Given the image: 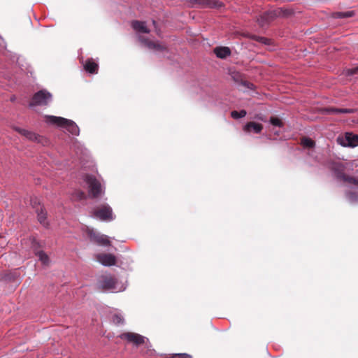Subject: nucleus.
<instances>
[{"label": "nucleus", "instance_id": "nucleus-9", "mask_svg": "<svg viewBox=\"0 0 358 358\" xmlns=\"http://www.w3.org/2000/svg\"><path fill=\"white\" fill-rule=\"evenodd\" d=\"M93 215L101 220L108 221L113 220L112 208L108 205H101L93 210Z\"/></svg>", "mask_w": 358, "mask_h": 358}, {"label": "nucleus", "instance_id": "nucleus-32", "mask_svg": "<svg viewBox=\"0 0 358 358\" xmlns=\"http://www.w3.org/2000/svg\"><path fill=\"white\" fill-rule=\"evenodd\" d=\"M357 73H358V66L355 67V68L350 69L348 71V75L352 76V75L357 74Z\"/></svg>", "mask_w": 358, "mask_h": 358}, {"label": "nucleus", "instance_id": "nucleus-6", "mask_svg": "<svg viewBox=\"0 0 358 358\" xmlns=\"http://www.w3.org/2000/svg\"><path fill=\"white\" fill-rule=\"evenodd\" d=\"M87 234L90 241L102 246L110 245V241L108 237L104 234H101L94 229L87 228Z\"/></svg>", "mask_w": 358, "mask_h": 358}, {"label": "nucleus", "instance_id": "nucleus-29", "mask_svg": "<svg viewBox=\"0 0 358 358\" xmlns=\"http://www.w3.org/2000/svg\"><path fill=\"white\" fill-rule=\"evenodd\" d=\"M270 122L271 124L276 127H282L283 126V122L282 120L277 117H271L270 118Z\"/></svg>", "mask_w": 358, "mask_h": 358}, {"label": "nucleus", "instance_id": "nucleus-15", "mask_svg": "<svg viewBox=\"0 0 358 358\" xmlns=\"http://www.w3.org/2000/svg\"><path fill=\"white\" fill-rule=\"evenodd\" d=\"M132 28L137 32L148 34L150 29L147 27L145 22L134 20L131 22Z\"/></svg>", "mask_w": 358, "mask_h": 358}, {"label": "nucleus", "instance_id": "nucleus-20", "mask_svg": "<svg viewBox=\"0 0 358 358\" xmlns=\"http://www.w3.org/2000/svg\"><path fill=\"white\" fill-rule=\"evenodd\" d=\"M355 15L354 10H349L345 12H335L333 13L331 16L334 18H348L353 17Z\"/></svg>", "mask_w": 358, "mask_h": 358}, {"label": "nucleus", "instance_id": "nucleus-27", "mask_svg": "<svg viewBox=\"0 0 358 358\" xmlns=\"http://www.w3.org/2000/svg\"><path fill=\"white\" fill-rule=\"evenodd\" d=\"M31 205L32 208L35 209L36 213H38L39 209L41 208H43L40 203V201L37 198H33L31 199Z\"/></svg>", "mask_w": 358, "mask_h": 358}, {"label": "nucleus", "instance_id": "nucleus-16", "mask_svg": "<svg viewBox=\"0 0 358 358\" xmlns=\"http://www.w3.org/2000/svg\"><path fill=\"white\" fill-rule=\"evenodd\" d=\"M262 129V124L255 122H250L247 123L244 127V131L246 132H250L251 131H253L255 134H259Z\"/></svg>", "mask_w": 358, "mask_h": 358}, {"label": "nucleus", "instance_id": "nucleus-23", "mask_svg": "<svg viewBox=\"0 0 358 358\" xmlns=\"http://www.w3.org/2000/svg\"><path fill=\"white\" fill-rule=\"evenodd\" d=\"M301 143L304 148H313L315 145V141L308 137H303Z\"/></svg>", "mask_w": 358, "mask_h": 358}, {"label": "nucleus", "instance_id": "nucleus-11", "mask_svg": "<svg viewBox=\"0 0 358 358\" xmlns=\"http://www.w3.org/2000/svg\"><path fill=\"white\" fill-rule=\"evenodd\" d=\"M193 2L202 8H219L223 6L222 3L217 0H193Z\"/></svg>", "mask_w": 358, "mask_h": 358}, {"label": "nucleus", "instance_id": "nucleus-8", "mask_svg": "<svg viewBox=\"0 0 358 358\" xmlns=\"http://www.w3.org/2000/svg\"><path fill=\"white\" fill-rule=\"evenodd\" d=\"M117 280L111 275H103L100 276L97 285L102 290L113 289L116 287Z\"/></svg>", "mask_w": 358, "mask_h": 358}, {"label": "nucleus", "instance_id": "nucleus-2", "mask_svg": "<svg viewBox=\"0 0 358 358\" xmlns=\"http://www.w3.org/2000/svg\"><path fill=\"white\" fill-rule=\"evenodd\" d=\"M329 168L334 172L338 179L358 186L357 178L348 176L345 173V171L346 169L345 164L339 162H331L329 163Z\"/></svg>", "mask_w": 358, "mask_h": 358}, {"label": "nucleus", "instance_id": "nucleus-25", "mask_svg": "<svg viewBox=\"0 0 358 358\" xmlns=\"http://www.w3.org/2000/svg\"><path fill=\"white\" fill-rule=\"evenodd\" d=\"M113 322L116 325L123 324L124 322V317L120 313H115L112 317Z\"/></svg>", "mask_w": 358, "mask_h": 358}, {"label": "nucleus", "instance_id": "nucleus-3", "mask_svg": "<svg viewBox=\"0 0 358 358\" xmlns=\"http://www.w3.org/2000/svg\"><path fill=\"white\" fill-rule=\"evenodd\" d=\"M84 180L88 185L89 195L91 198H98L103 194L101 185L94 176L86 174Z\"/></svg>", "mask_w": 358, "mask_h": 358}, {"label": "nucleus", "instance_id": "nucleus-13", "mask_svg": "<svg viewBox=\"0 0 358 358\" xmlns=\"http://www.w3.org/2000/svg\"><path fill=\"white\" fill-rule=\"evenodd\" d=\"M322 113L323 114H331V115H338L343 113H354L353 109L348 108H338L335 107H326L322 108Z\"/></svg>", "mask_w": 358, "mask_h": 358}, {"label": "nucleus", "instance_id": "nucleus-12", "mask_svg": "<svg viewBox=\"0 0 358 358\" xmlns=\"http://www.w3.org/2000/svg\"><path fill=\"white\" fill-rule=\"evenodd\" d=\"M96 259L101 264L106 266H113L116 264V257H115V255L112 254H99L96 256Z\"/></svg>", "mask_w": 358, "mask_h": 358}, {"label": "nucleus", "instance_id": "nucleus-17", "mask_svg": "<svg viewBox=\"0 0 358 358\" xmlns=\"http://www.w3.org/2000/svg\"><path fill=\"white\" fill-rule=\"evenodd\" d=\"M84 69L90 73H97L99 70V65L92 59H89L86 61Z\"/></svg>", "mask_w": 358, "mask_h": 358}, {"label": "nucleus", "instance_id": "nucleus-5", "mask_svg": "<svg viewBox=\"0 0 358 358\" xmlns=\"http://www.w3.org/2000/svg\"><path fill=\"white\" fill-rule=\"evenodd\" d=\"M138 40L143 45L149 50L161 52L168 50L167 45L160 41H152L148 38L141 35L138 36Z\"/></svg>", "mask_w": 358, "mask_h": 358}, {"label": "nucleus", "instance_id": "nucleus-1", "mask_svg": "<svg viewBox=\"0 0 358 358\" xmlns=\"http://www.w3.org/2000/svg\"><path fill=\"white\" fill-rule=\"evenodd\" d=\"M46 122L52 124L66 129L71 134L78 136L80 132L79 127L72 120L62 117L53 115H47L45 117Z\"/></svg>", "mask_w": 358, "mask_h": 358}, {"label": "nucleus", "instance_id": "nucleus-10", "mask_svg": "<svg viewBox=\"0 0 358 358\" xmlns=\"http://www.w3.org/2000/svg\"><path fill=\"white\" fill-rule=\"evenodd\" d=\"M119 337L122 340H126L135 345H140L145 343V337L134 332H124L121 334Z\"/></svg>", "mask_w": 358, "mask_h": 358}, {"label": "nucleus", "instance_id": "nucleus-4", "mask_svg": "<svg viewBox=\"0 0 358 358\" xmlns=\"http://www.w3.org/2000/svg\"><path fill=\"white\" fill-rule=\"evenodd\" d=\"M52 100V94L45 90L35 93L29 103V106H47Z\"/></svg>", "mask_w": 358, "mask_h": 358}, {"label": "nucleus", "instance_id": "nucleus-26", "mask_svg": "<svg viewBox=\"0 0 358 358\" xmlns=\"http://www.w3.org/2000/svg\"><path fill=\"white\" fill-rule=\"evenodd\" d=\"M247 114L246 110H241L240 111L233 110L231 113V116L234 119H238L241 117H244Z\"/></svg>", "mask_w": 358, "mask_h": 358}, {"label": "nucleus", "instance_id": "nucleus-18", "mask_svg": "<svg viewBox=\"0 0 358 358\" xmlns=\"http://www.w3.org/2000/svg\"><path fill=\"white\" fill-rule=\"evenodd\" d=\"M214 52L218 58L224 59L231 55V50L228 47H217Z\"/></svg>", "mask_w": 358, "mask_h": 358}, {"label": "nucleus", "instance_id": "nucleus-7", "mask_svg": "<svg viewBox=\"0 0 358 358\" xmlns=\"http://www.w3.org/2000/svg\"><path fill=\"white\" fill-rule=\"evenodd\" d=\"M282 15L283 12L280 8L266 11L259 15V17L257 19V22L261 27H264L277 17L281 16Z\"/></svg>", "mask_w": 358, "mask_h": 358}, {"label": "nucleus", "instance_id": "nucleus-14", "mask_svg": "<svg viewBox=\"0 0 358 358\" xmlns=\"http://www.w3.org/2000/svg\"><path fill=\"white\" fill-rule=\"evenodd\" d=\"M13 129L17 132H18L20 134H21L22 136H24L26 138H27L30 141H37V142L40 141L41 136H38L37 134H36L35 133H34L31 131H28L24 129H22V128L17 127H15Z\"/></svg>", "mask_w": 358, "mask_h": 358}, {"label": "nucleus", "instance_id": "nucleus-30", "mask_svg": "<svg viewBox=\"0 0 358 358\" xmlns=\"http://www.w3.org/2000/svg\"><path fill=\"white\" fill-rule=\"evenodd\" d=\"M252 38H254L255 40H256L257 41H259L260 43H262L264 44H269V39H268L266 38L254 36L252 37Z\"/></svg>", "mask_w": 358, "mask_h": 358}, {"label": "nucleus", "instance_id": "nucleus-33", "mask_svg": "<svg viewBox=\"0 0 358 358\" xmlns=\"http://www.w3.org/2000/svg\"><path fill=\"white\" fill-rule=\"evenodd\" d=\"M153 24L155 26L156 22L155 20L152 21Z\"/></svg>", "mask_w": 358, "mask_h": 358}, {"label": "nucleus", "instance_id": "nucleus-28", "mask_svg": "<svg viewBox=\"0 0 358 358\" xmlns=\"http://www.w3.org/2000/svg\"><path fill=\"white\" fill-rule=\"evenodd\" d=\"M36 255L38 257L39 259L43 264H48L49 258L48 255L43 251H39L36 253Z\"/></svg>", "mask_w": 358, "mask_h": 358}, {"label": "nucleus", "instance_id": "nucleus-31", "mask_svg": "<svg viewBox=\"0 0 358 358\" xmlns=\"http://www.w3.org/2000/svg\"><path fill=\"white\" fill-rule=\"evenodd\" d=\"M172 358H191V356L186 353L173 354Z\"/></svg>", "mask_w": 358, "mask_h": 358}, {"label": "nucleus", "instance_id": "nucleus-24", "mask_svg": "<svg viewBox=\"0 0 358 358\" xmlns=\"http://www.w3.org/2000/svg\"><path fill=\"white\" fill-rule=\"evenodd\" d=\"M36 213L37 214L38 220L40 222V223L43 225L47 224L46 213L45 212L43 208H41L38 213Z\"/></svg>", "mask_w": 358, "mask_h": 358}, {"label": "nucleus", "instance_id": "nucleus-22", "mask_svg": "<svg viewBox=\"0 0 358 358\" xmlns=\"http://www.w3.org/2000/svg\"><path fill=\"white\" fill-rule=\"evenodd\" d=\"M87 197L85 193L81 190H75L72 194L71 199L73 201H81L85 199Z\"/></svg>", "mask_w": 358, "mask_h": 358}, {"label": "nucleus", "instance_id": "nucleus-21", "mask_svg": "<svg viewBox=\"0 0 358 358\" xmlns=\"http://www.w3.org/2000/svg\"><path fill=\"white\" fill-rule=\"evenodd\" d=\"M233 78L236 82H238L239 80H241V83L244 87L248 88V89H253L254 85L248 81L243 80L241 79V75L239 73H236L234 76H233Z\"/></svg>", "mask_w": 358, "mask_h": 358}, {"label": "nucleus", "instance_id": "nucleus-19", "mask_svg": "<svg viewBox=\"0 0 358 358\" xmlns=\"http://www.w3.org/2000/svg\"><path fill=\"white\" fill-rule=\"evenodd\" d=\"M345 140L348 143V145L350 147L354 148L358 145V135L346 133Z\"/></svg>", "mask_w": 358, "mask_h": 358}]
</instances>
